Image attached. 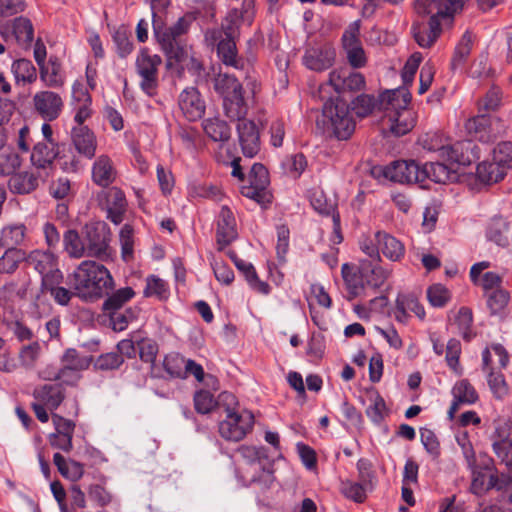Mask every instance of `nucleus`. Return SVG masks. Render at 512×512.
I'll list each match as a JSON object with an SVG mask.
<instances>
[{
    "instance_id": "nucleus-25",
    "label": "nucleus",
    "mask_w": 512,
    "mask_h": 512,
    "mask_svg": "<svg viewBox=\"0 0 512 512\" xmlns=\"http://www.w3.org/2000/svg\"><path fill=\"white\" fill-rule=\"evenodd\" d=\"M238 480L242 482L243 486L255 485L259 490L265 492L271 488L275 481L273 463L268 460L260 464L256 472L254 470H246L245 475L238 476Z\"/></svg>"
},
{
    "instance_id": "nucleus-36",
    "label": "nucleus",
    "mask_w": 512,
    "mask_h": 512,
    "mask_svg": "<svg viewBox=\"0 0 512 512\" xmlns=\"http://www.w3.org/2000/svg\"><path fill=\"white\" fill-rule=\"evenodd\" d=\"M39 177L32 171L14 173L9 179L10 190L16 194H29L38 187Z\"/></svg>"
},
{
    "instance_id": "nucleus-45",
    "label": "nucleus",
    "mask_w": 512,
    "mask_h": 512,
    "mask_svg": "<svg viewBox=\"0 0 512 512\" xmlns=\"http://www.w3.org/2000/svg\"><path fill=\"white\" fill-rule=\"evenodd\" d=\"M237 452L246 461L248 468L246 470H254L269 460L266 449L264 447L241 445Z\"/></svg>"
},
{
    "instance_id": "nucleus-62",
    "label": "nucleus",
    "mask_w": 512,
    "mask_h": 512,
    "mask_svg": "<svg viewBox=\"0 0 512 512\" xmlns=\"http://www.w3.org/2000/svg\"><path fill=\"white\" fill-rule=\"evenodd\" d=\"M378 102L380 103V98L377 100L372 95L362 94L352 102V109L359 117H365L373 111Z\"/></svg>"
},
{
    "instance_id": "nucleus-19",
    "label": "nucleus",
    "mask_w": 512,
    "mask_h": 512,
    "mask_svg": "<svg viewBox=\"0 0 512 512\" xmlns=\"http://www.w3.org/2000/svg\"><path fill=\"white\" fill-rule=\"evenodd\" d=\"M335 57V49L330 45L313 46L305 50L302 63L309 70L321 72L334 64Z\"/></svg>"
},
{
    "instance_id": "nucleus-51",
    "label": "nucleus",
    "mask_w": 512,
    "mask_h": 512,
    "mask_svg": "<svg viewBox=\"0 0 512 512\" xmlns=\"http://www.w3.org/2000/svg\"><path fill=\"white\" fill-rule=\"evenodd\" d=\"M472 43V35L468 31L465 32L455 47L454 55L451 61V67L453 70L458 69L465 63L468 56L470 55Z\"/></svg>"
},
{
    "instance_id": "nucleus-59",
    "label": "nucleus",
    "mask_w": 512,
    "mask_h": 512,
    "mask_svg": "<svg viewBox=\"0 0 512 512\" xmlns=\"http://www.w3.org/2000/svg\"><path fill=\"white\" fill-rule=\"evenodd\" d=\"M455 322L457 324L459 333L466 341H470L474 337L471 326L473 322L472 312L466 307L460 308L456 316Z\"/></svg>"
},
{
    "instance_id": "nucleus-53",
    "label": "nucleus",
    "mask_w": 512,
    "mask_h": 512,
    "mask_svg": "<svg viewBox=\"0 0 512 512\" xmlns=\"http://www.w3.org/2000/svg\"><path fill=\"white\" fill-rule=\"evenodd\" d=\"M13 34L19 44L29 45L33 41V25L24 17H18L13 21Z\"/></svg>"
},
{
    "instance_id": "nucleus-9",
    "label": "nucleus",
    "mask_w": 512,
    "mask_h": 512,
    "mask_svg": "<svg viewBox=\"0 0 512 512\" xmlns=\"http://www.w3.org/2000/svg\"><path fill=\"white\" fill-rule=\"evenodd\" d=\"M506 125L499 117L479 112L465 123L467 134L482 143L495 141L506 131Z\"/></svg>"
},
{
    "instance_id": "nucleus-1",
    "label": "nucleus",
    "mask_w": 512,
    "mask_h": 512,
    "mask_svg": "<svg viewBox=\"0 0 512 512\" xmlns=\"http://www.w3.org/2000/svg\"><path fill=\"white\" fill-rule=\"evenodd\" d=\"M341 274L347 291V299L366 296L367 290L378 291L390 278L392 269L381 262L361 259L358 267L344 263Z\"/></svg>"
},
{
    "instance_id": "nucleus-47",
    "label": "nucleus",
    "mask_w": 512,
    "mask_h": 512,
    "mask_svg": "<svg viewBox=\"0 0 512 512\" xmlns=\"http://www.w3.org/2000/svg\"><path fill=\"white\" fill-rule=\"evenodd\" d=\"M23 261L27 262V253L23 249H7L0 257V273L13 274Z\"/></svg>"
},
{
    "instance_id": "nucleus-44",
    "label": "nucleus",
    "mask_w": 512,
    "mask_h": 512,
    "mask_svg": "<svg viewBox=\"0 0 512 512\" xmlns=\"http://www.w3.org/2000/svg\"><path fill=\"white\" fill-rule=\"evenodd\" d=\"M53 462L60 474L71 481L79 480L84 473V468L81 463L71 459L66 460L60 453L54 454Z\"/></svg>"
},
{
    "instance_id": "nucleus-17",
    "label": "nucleus",
    "mask_w": 512,
    "mask_h": 512,
    "mask_svg": "<svg viewBox=\"0 0 512 512\" xmlns=\"http://www.w3.org/2000/svg\"><path fill=\"white\" fill-rule=\"evenodd\" d=\"M32 100L35 111L47 122L56 120L64 108L62 97L54 91H39Z\"/></svg>"
},
{
    "instance_id": "nucleus-13",
    "label": "nucleus",
    "mask_w": 512,
    "mask_h": 512,
    "mask_svg": "<svg viewBox=\"0 0 512 512\" xmlns=\"http://www.w3.org/2000/svg\"><path fill=\"white\" fill-rule=\"evenodd\" d=\"M27 263L41 275L42 285L60 283L63 279L57 257L49 251H31L27 254Z\"/></svg>"
},
{
    "instance_id": "nucleus-3",
    "label": "nucleus",
    "mask_w": 512,
    "mask_h": 512,
    "mask_svg": "<svg viewBox=\"0 0 512 512\" xmlns=\"http://www.w3.org/2000/svg\"><path fill=\"white\" fill-rule=\"evenodd\" d=\"M219 409L223 408L225 419L219 422V433L227 441L238 442L250 433L254 426V415L239 409L236 397L228 392L219 396Z\"/></svg>"
},
{
    "instance_id": "nucleus-48",
    "label": "nucleus",
    "mask_w": 512,
    "mask_h": 512,
    "mask_svg": "<svg viewBox=\"0 0 512 512\" xmlns=\"http://www.w3.org/2000/svg\"><path fill=\"white\" fill-rule=\"evenodd\" d=\"M507 231L508 225L501 217L493 218L488 225L486 237L498 246L505 247L508 245Z\"/></svg>"
},
{
    "instance_id": "nucleus-4",
    "label": "nucleus",
    "mask_w": 512,
    "mask_h": 512,
    "mask_svg": "<svg viewBox=\"0 0 512 512\" xmlns=\"http://www.w3.org/2000/svg\"><path fill=\"white\" fill-rule=\"evenodd\" d=\"M420 144L428 151L438 153L439 158L462 166L470 165L478 158L477 146L471 140H463L451 143L439 132L426 133Z\"/></svg>"
},
{
    "instance_id": "nucleus-64",
    "label": "nucleus",
    "mask_w": 512,
    "mask_h": 512,
    "mask_svg": "<svg viewBox=\"0 0 512 512\" xmlns=\"http://www.w3.org/2000/svg\"><path fill=\"white\" fill-rule=\"evenodd\" d=\"M509 293L503 289H495L488 295L487 304L492 314L501 313L509 302Z\"/></svg>"
},
{
    "instance_id": "nucleus-42",
    "label": "nucleus",
    "mask_w": 512,
    "mask_h": 512,
    "mask_svg": "<svg viewBox=\"0 0 512 512\" xmlns=\"http://www.w3.org/2000/svg\"><path fill=\"white\" fill-rule=\"evenodd\" d=\"M134 341L137 343L140 359L143 362L154 364L159 350L157 342L141 331H134Z\"/></svg>"
},
{
    "instance_id": "nucleus-27",
    "label": "nucleus",
    "mask_w": 512,
    "mask_h": 512,
    "mask_svg": "<svg viewBox=\"0 0 512 512\" xmlns=\"http://www.w3.org/2000/svg\"><path fill=\"white\" fill-rule=\"evenodd\" d=\"M71 140L76 151L87 159L95 157L97 140L94 133L85 125H76L71 130Z\"/></svg>"
},
{
    "instance_id": "nucleus-20",
    "label": "nucleus",
    "mask_w": 512,
    "mask_h": 512,
    "mask_svg": "<svg viewBox=\"0 0 512 512\" xmlns=\"http://www.w3.org/2000/svg\"><path fill=\"white\" fill-rule=\"evenodd\" d=\"M329 84L338 93L353 92L364 88L365 78L360 72L342 67L330 72Z\"/></svg>"
},
{
    "instance_id": "nucleus-28",
    "label": "nucleus",
    "mask_w": 512,
    "mask_h": 512,
    "mask_svg": "<svg viewBox=\"0 0 512 512\" xmlns=\"http://www.w3.org/2000/svg\"><path fill=\"white\" fill-rule=\"evenodd\" d=\"M91 177L93 183L102 188L109 187L115 181L117 170L108 155L101 154L96 157L92 164Z\"/></svg>"
},
{
    "instance_id": "nucleus-41",
    "label": "nucleus",
    "mask_w": 512,
    "mask_h": 512,
    "mask_svg": "<svg viewBox=\"0 0 512 512\" xmlns=\"http://www.w3.org/2000/svg\"><path fill=\"white\" fill-rule=\"evenodd\" d=\"M64 250L71 258L80 259L87 257L85 237L81 238L74 229H68L63 234Z\"/></svg>"
},
{
    "instance_id": "nucleus-33",
    "label": "nucleus",
    "mask_w": 512,
    "mask_h": 512,
    "mask_svg": "<svg viewBox=\"0 0 512 512\" xmlns=\"http://www.w3.org/2000/svg\"><path fill=\"white\" fill-rule=\"evenodd\" d=\"M421 172H424L423 182L429 179L435 183L445 184L457 179L455 169L441 162L425 163Z\"/></svg>"
},
{
    "instance_id": "nucleus-7",
    "label": "nucleus",
    "mask_w": 512,
    "mask_h": 512,
    "mask_svg": "<svg viewBox=\"0 0 512 512\" xmlns=\"http://www.w3.org/2000/svg\"><path fill=\"white\" fill-rule=\"evenodd\" d=\"M153 34L169 61L180 63L187 57V49L182 45L181 36L187 32L189 21L179 18L177 22L166 27L163 18L154 19L152 23Z\"/></svg>"
},
{
    "instance_id": "nucleus-61",
    "label": "nucleus",
    "mask_w": 512,
    "mask_h": 512,
    "mask_svg": "<svg viewBox=\"0 0 512 512\" xmlns=\"http://www.w3.org/2000/svg\"><path fill=\"white\" fill-rule=\"evenodd\" d=\"M88 499L98 507H105L112 502V494L102 484H92L88 488Z\"/></svg>"
},
{
    "instance_id": "nucleus-39",
    "label": "nucleus",
    "mask_w": 512,
    "mask_h": 512,
    "mask_svg": "<svg viewBox=\"0 0 512 512\" xmlns=\"http://www.w3.org/2000/svg\"><path fill=\"white\" fill-rule=\"evenodd\" d=\"M58 154L56 144L38 142L31 153V162L37 168L50 167Z\"/></svg>"
},
{
    "instance_id": "nucleus-37",
    "label": "nucleus",
    "mask_w": 512,
    "mask_h": 512,
    "mask_svg": "<svg viewBox=\"0 0 512 512\" xmlns=\"http://www.w3.org/2000/svg\"><path fill=\"white\" fill-rule=\"evenodd\" d=\"M217 55L221 62L238 70L245 67V60L238 55L235 39H224L217 47Z\"/></svg>"
},
{
    "instance_id": "nucleus-35",
    "label": "nucleus",
    "mask_w": 512,
    "mask_h": 512,
    "mask_svg": "<svg viewBox=\"0 0 512 512\" xmlns=\"http://www.w3.org/2000/svg\"><path fill=\"white\" fill-rule=\"evenodd\" d=\"M27 228L22 223L8 224L0 231V246L7 249H19L26 240Z\"/></svg>"
},
{
    "instance_id": "nucleus-49",
    "label": "nucleus",
    "mask_w": 512,
    "mask_h": 512,
    "mask_svg": "<svg viewBox=\"0 0 512 512\" xmlns=\"http://www.w3.org/2000/svg\"><path fill=\"white\" fill-rule=\"evenodd\" d=\"M306 167L307 160L302 153L288 155L281 161L283 173L292 178L300 177Z\"/></svg>"
},
{
    "instance_id": "nucleus-6",
    "label": "nucleus",
    "mask_w": 512,
    "mask_h": 512,
    "mask_svg": "<svg viewBox=\"0 0 512 512\" xmlns=\"http://www.w3.org/2000/svg\"><path fill=\"white\" fill-rule=\"evenodd\" d=\"M214 90L222 97L223 111L230 120H241L248 113L244 90L240 81L233 75L219 73L213 80Z\"/></svg>"
},
{
    "instance_id": "nucleus-43",
    "label": "nucleus",
    "mask_w": 512,
    "mask_h": 512,
    "mask_svg": "<svg viewBox=\"0 0 512 512\" xmlns=\"http://www.w3.org/2000/svg\"><path fill=\"white\" fill-rule=\"evenodd\" d=\"M494 430L490 435L493 452L512 443V425L505 419H498L493 423Z\"/></svg>"
},
{
    "instance_id": "nucleus-56",
    "label": "nucleus",
    "mask_w": 512,
    "mask_h": 512,
    "mask_svg": "<svg viewBox=\"0 0 512 512\" xmlns=\"http://www.w3.org/2000/svg\"><path fill=\"white\" fill-rule=\"evenodd\" d=\"M144 295L146 297L155 296L161 300L166 299L169 295L168 285L163 279L151 275L146 279Z\"/></svg>"
},
{
    "instance_id": "nucleus-63",
    "label": "nucleus",
    "mask_w": 512,
    "mask_h": 512,
    "mask_svg": "<svg viewBox=\"0 0 512 512\" xmlns=\"http://www.w3.org/2000/svg\"><path fill=\"white\" fill-rule=\"evenodd\" d=\"M487 382L490 390L496 398L502 399L507 395L508 386L502 373L495 372L494 369H491L488 373Z\"/></svg>"
},
{
    "instance_id": "nucleus-12",
    "label": "nucleus",
    "mask_w": 512,
    "mask_h": 512,
    "mask_svg": "<svg viewBox=\"0 0 512 512\" xmlns=\"http://www.w3.org/2000/svg\"><path fill=\"white\" fill-rule=\"evenodd\" d=\"M162 63L160 56L142 49L136 58V71L141 77L140 87L149 96L154 95L158 85V67Z\"/></svg>"
},
{
    "instance_id": "nucleus-60",
    "label": "nucleus",
    "mask_w": 512,
    "mask_h": 512,
    "mask_svg": "<svg viewBox=\"0 0 512 512\" xmlns=\"http://www.w3.org/2000/svg\"><path fill=\"white\" fill-rule=\"evenodd\" d=\"M493 161L505 171L512 168V142H502L493 151Z\"/></svg>"
},
{
    "instance_id": "nucleus-38",
    "label": "nucleus",
    "mask_w": 512,
    "mask_h": 512,
    "mask_svg": "<svg viewBox=\"0 0 512 512\" xmlns=\"http://www.w3.org/2000/svg\"><path fill=\"white\" fill-rule=\"evenodd\" d=\"M202 127L206 136L214 142L226 143L231 137V129L229 125L219 117H212L203 120Z\"/></svg>"
},
{
    "instance_id": "nucleus-16",
    "label": "nucleus",
    "mask_w": 512,
    "mask_h": 512,
    "mask_svg": "<svg viewBox=\"0 0 512 512\" xmlns=\"http://www.w3.org/2000/svg\"><path fill=\"white\" fill-rule=\"evenodd\" d=\"M360 21L351 23L342 35V45L350 66L354 69L362 68L367 63V57L359 38Z\"/></svg>"
},
{
    "instance_id": "nucleus-14",
    "label": "nucleus",
    "mask_w": 512,
    "mask_h": 512,
    "mask_svg": "<svg viewBox=\"0 0 512 512\" xmlns=\"http://www.w3.org/2000/svg\"><path fill=\"white\" fill-rule=\"evenodd\" d=\"M87 257H95L101 260L110 257L109 241L110 232L104 222L86 225L84 228Z\"/></svg>"
},
{
    "instance_id": "nucleus-5",
    "label": "nucleus",
    "mask_w": 512,
    "mask_h": 512,
    "mask_svg": "<svg viewBox=\"0 0 512 512\" xmlns=\"http://www.w3.org/2000/svg\"><path fill=\"white\" fill-rule=\"evenodd\" d=\"M410 100L407 89L390 90L380 95V106L386 111L390 131L396 136L405 135L414 127L412 113L407 109Z\"/></svg>"
},
{
    "instance_id": "nucleus-26",
    "label": "nucleus",
    "mask_w": 512,
    "mask_h": 512,
    "mask_svg": "<svg viewBox=\"0 0 512 512\" xmlns=\"http://www.w3.org/2000/svg\"><path fill=\"white\" fill-rule=\"evenodd\" d=\"M453 400L447 412L449 420H453L461 405H472L478 400V394L471 383L462 379L457 381L452 388Z\"/></svg>"
},
{
    "instance_id": "nucleus-23",
    "label": "nucleus",
    "mask_w": 512,
    "mask_h": 512,
    "mask_svg": "<svg viewBox=\"0 0 512 512\" xmlns=\"http://www.w3.org/2000/svg\"><path fill=\"white\" fill-rule=\"evenodd\" d=\"M252 8V1H245L241 9L234 8L229 11L221 28L226 39H236L239 36V27L242 22L251 24Z\"/></svg>"
},
{
    "instance_id": "nucleus-8",
    "label": "nucleus",
    "mask_w": 512,
    "mask_h": 512,
    "mask_svg": "<svg viewBox=\"0 0 512 512\" xmlns=\"http://www.w3.org/2000/svg\"><path fill=\"white\" fill-rule=\"evenodd\" d=\"M322 122L339 140H347L355 129V122L344 101L327 102L323 107Z\"/></svg>"
},
{
    "instance_id": "nucleus-15",
    "label": "nucleus",
    "mask_w": 512,
    "mask_h": 512,
    "mask_svg": "<svg viewBox=\"0 0 512 512\" xmlns=\"http://www.w3.org/2000/svg\"><path fill=\"white\" fill-rule=\"evenodd\" d=\"M62 367L57 372L55 378L61 380L67 385H75L81 375L80 372L87 369L90 365V359L73 348L67 349L61 357Z\"/></svg>"
},
{
    "instance_id": "nucleus-58",
    "label": "nucleus",
    "mask_w": 512,
    "mask_h": 512,
    "mask_svg": "<svg viewBox=\"0 0 512 512\" xmlns=\"http://www.w3.org/2000/svg\"><path fill=\"white\" fill-rule=\"evenodd\" d=\"M451 298L449 290L442 284H433L427 289V299L431 306L444 307Z\"/></svg>"
},
{
    "instance_id": "nucleus-34",
    "label": "nucleus",
    "mask_w": 512,
    "mask_h": 512,
    "mask_svg": "<svg viewBox=\"0 0 512 512\" xmlns=\"http://www.w3.org/2000/svg\"><path fill=\"white\" fill-rule=\"evenodd\" d=\"M40 79L44 85L50 88H59L64 84L65 76L61 69V63L55 56H51L48 62L39 67Z\"/></svg>"
},
{
    "instance_id": "nucleus-46",
    "label": "nucleus",
    "mask_w": 512,
    "mask_h": 512,
    "mask_svg": "<svg viewBox=\"0 0 512 512\" xmlns=\"http://www.w3.org/2000/svg\"><path fill=\"white\" fill-rule=\"evenodd\" d=\"M476 174L481 182L491 184L501 181L506 172L494 161H483L477 165Z\"/></svg>"
},
{
    "instance_id": "nucleus-22",
    "label": "nucleus",
    "mask_w": 512,
    "mask_h": 512,
    "mask_svg": "<svg viewBox=\"0 0 512 512\" xmlns=\"http://www.w3.org/2000/svg\"><path fill=\"white\" fill-rule=\"evenodd\" d=\"M99 198L105 205L108 219L116 225L120 224L127 206L124 192L117 187H111L99 194Z\"/></svg>"
},
{
    "instance_id": "nucleus-55",
    "label": "nucleus",
    "mask_w": 512,
    "mask_h": 512,
    "mask_svg": "<svg viewBox=\"0 0 512 512\" xmlns=\"http://www.w3.org/2000/svg\"><path fill=\"white\" fill-rule=\"evenodd\" d=\"M134 295L135 292L131 287L118 289L106 299L103 304V308L105 311L119 310L127 301L132 299Z\"/></svg>"
},
{
    "instance_id": "nucleus-11",
    "label": "nucleus",
    "mask_w": 512,
    "mask_h": 512,
    "mask_svg": "<svg viewBox=\"0 0 512 512\" xmlns=\"http://www.w3.org/2000/svg\"><path fill=\"white\" fill-rule=\"evenodd\" d=\"M466 0H415L418 15L436 17L437 21L451 24L456 13L461 11Z\"/></svg>"
},
{
    "instance_id": "nucleus-40",
    "label": "nucleus",
    "mask_w": 512,
    "mask_h": 512,
    "mask_svg": "<svg viewBox=\"0 0 512 512\" xmlns=\"http://www.w3.org/2000/svg\"><path fill=\"white\" fill-rule=\"evenodd\" d=\"M366 398L369 401V406L366 409L367 417L375 424H380L388 415L385 400L379 392L371 388L366 391Z\"/></svg>"
},
{
    "instance_id": "nucleus-54",
    "label": "nucleus",
    "mask_w": 512,
    "mask_h": 512,
    "mask_svg": "<svg viewBox=\"0 0 512 512\" xmlns=\"http://www.w3.org/2000/svg\"><path fill=\"white\" fill-rule=\"evenodd\" d=\"M110 316L111 326L114 331L125 330L129 323L137 318L138 311L134 309L125 310H109L107 311Z\"/></svg>"
},
{
    "instance_id": "nucleus-24",
    "label": "nucleus",
    "mask_w": 512,
    "mask_h": 512,
    "mask_svg": "<svg viewBox=\"0 0 512 512\" xmlns=\"http://www.w3.org/2000/svg\"><path fill=\"white\" fill-rule=\"evenodd\" d=\"M237 238L236 220L233 212L222 206L217 218L216 240L219 250H223Z\"/></svg>"
},
{
    "instance_id": "nucleus-18",
    "label": "nucleus",
    "mask_w": 512,
    "mask_h": 512,
    "mask_svg": "<svg viewBox=\"0 0 512 512\" xmlns=\"http://www.w3.org/2000/svg\"><path fill=\"white\" fill-rule=\"evenodd\" d=\"M179 108L188 121L201 119L206 110L205 100L196 87H187L178 97Z\"/></svg>"
},
{
    "instance_id": "nucleus-30",
    "label": "nucleus",
    "mask_w": 512,
    "mask_h": 512,
    "mask_svg": "<svg viewBox=\"0 0 512 512\" xmlns=\"http://www.w3.org/2000/svg\"><path fill=\"white\" fill-rule=\"evenodd\" d=\"M441 24L436 17H430L428 23H414L411 32L417 44L422 48L431 47L441 34Z\"/></svg>"
},
{
    "instance_id": "nucleus-21",
    "label": "nucleus",
    "mask_w": 512,
    "mask_h": 512,
    "mask_svg": "<svg viewBox=\"0 0 512 512\" xmlns=\"http://www.w3.org/2000/svg\"><path fill=\"white\" fill-rule=\"evenodd\" d=\"M239 143L245 157L253 158L260 151V134L257 125L252 120H237Z\"/></svg>"
},
{
    "instance_id": "nucleus-52",
    "label": "nucleus",
    "mask_w": 512,
    "mask_h": 512,
    "mask_svg": "<svg viewBox=\"0 0 512 512\" xmlns=\"http://www.w3.org/2000/svg\"><path fill=\"white\" fill-rule=\"evenodd\" d=\"M186 358L179 353H170L165 356L163 361L164 370L172 378H186V372L184 371Z\"/></svg>"
},
{
    "instance_id": "nucleus-2",
    "label": "nucleus",
    "mask_w": 512,
    "mask_h": 512,
    "mask_svg": "<svg viewBox=\"0 0 512 512\" xmlns=\"http://www.w3.org/2000/svg\"><path fill=\"white\" fill-rule=\"evenodd\" d=\"M68 279L75 294L84 300H92L108 294L114 284L109 270L104 265L91 260L81 262Z\"/></svg>"
},
{
    "instance_id": "nucleus-29",
    "label": "nucleus",
    "mask_w": 512,
    "mask_h": 512,
    "mask_svg": "<svg viewBox=\"0 0 512 512\" xmlns=\"http://www.w3.org/2000/svg\"><path fill=\"white\" fill-rule=\"evenodd\" d=\"M33 397L54 413L65 399V389L62 383H46L34 389Z\"/></svg>"
},
{
    "instance_id": "nucleus-10",
    "label": "nucleus",
    "mask_w": 512,
    "mask_h": 512,
    "mask_svg": "<svg viewBox=\"0 0 512 512\" xmlns=\"http://www.w3.org/2000/svg\"><path fill=\"white\" fill-rule=\"evenodd\" d=\"M422 166L415 160H397L390 165L374 168L373 174L381 173L384 178L398 183H423Z\"/></svg>"
},
{
    "instance_id": "nucleus-31",
    "label": "nucleus",
    "mask_w": 512,
    "mask_h": 512,
    "mask_svg": "<svg viewBox=\"0 0 512 512\" xmlns=\"http://www.w3.org/2000/svg\"><path fill=\"white\" fill-rule=\"evenodd\" d=\"M471 471L470 492L478 497L484 496L491 489H501L497 473L479 470Z\"/></svg>"
},
{
    "instance_id": "nucleus-32",
    "label": "nucleus",
    "mask_w": 512,
    "mask_h": 512,
    "mask_svg": "<svg viewBox=\"0 0 512 512\" xmlns=\"http://www.w3.org/2000/svg\"><path fill=\"white\" fill-rule=\"evenodd\" d=\"M380 252L390 261H400L405 255V247L403 243L396 237L386 232L378 231L375 233Z\"/></svg>"
},
{
    "instance_id": "nucleus-50",
    "label": "nucleus",
    "mask_w": 512,
    "mask_h": 512,
    "mask_svg": "<svg viewBox=\"0 0 512 512\" xmlns=\"http://www.w3.org/2000/svg\"><path fill=\"white\" fill-rule=\"evenodd\" d=\"M11 70L17 82L32 83L37 79L36 68L30 60L18 59L14 61Z\"/></svg>"
},
{
    "instance_id": "nucleus-57",
    "label": "nucleus",
    "mask_w": 512,
    "mask_h": 512,
    "mask_svg": "<svg viewBox=\"0 0 512 512\" xmlns=\"http://www.w3.org/2000/svg\"><path fill=\"white\" fill-rule=\"evenodd\" d=\"M396 302L397 307L402 314H404V310H407V312H413L420 319H424V307L419 303L418 299L414 295L401 294L397 297Z\"/></svg>"
}]
</instances>
